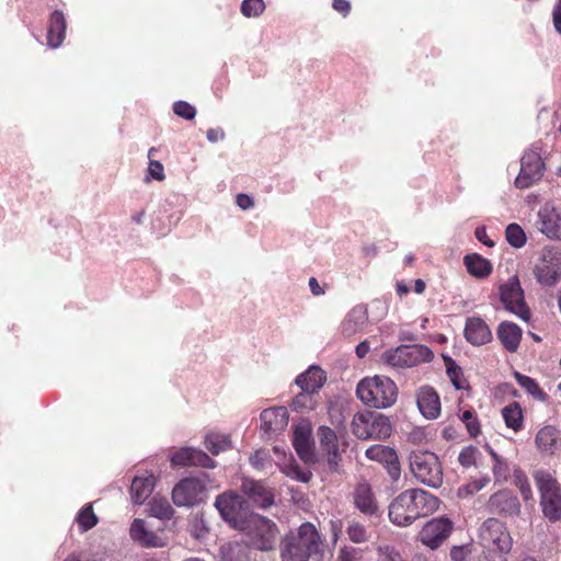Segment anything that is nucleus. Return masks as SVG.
Instances as JSON below:
<instances>
[{"label":"nucleus","instance_id":"de8ad7c7","mask_svg":"<svg viewBox=\"0 0 561 561\" xmlns=\"http://www.w3.org/2000/svg\"><path fill=\"white\" fill-rule=\"evenodd\" d=\"M265 3L263 0H243L241 12L247 18H256L263 13Z\"/></svg>","mask_w":561,"mask_h":561},{"label":"nucleus","instance_id":"a878e982","mask_svg":"<svg viewBox=\"0 0 561 561\" xmlns=\"http://www.w3.org/2000/svg\"><path fill=\"white\" fill-rule=\"evenodd\" d=\"M130 537L139 542L141 546L147 548H156L163 547V539L151 531L147 526L144 519L136 518L130 526Z\"/></svg>","mask_w":561,"mask_h":561},{"label":"nucleus","instance_id":"f8f14e48","mask_svg":"<svg viewBox=\"0 0 561 561\" xmlns=\"http://www.w3.org/2000/svg\"><path fill=\"white\" fill-rule=\"evenodd\" d=\"M480 541L489 550L507 553L513 539L505 525L496 518H488L480 528Z\"/></svg>","mask_w":561,"mask_h":561},{"label":"nucleus","instance_id":"09e8293b","mask_svg":"<svg viewBox=\"0 0 561 561\" xmlns=\"http://www.w3.org/2000/svg\"><path fill=\"white\" fill-rule=\"evenodd\" d=\"M348 538L356 543H362L368 540L369 535L366 528L359 523L352 522L346 528Z\"/></svg>","mask_w":561,"mask_h":561},{"label":"nucleus","instance_id":"1a4fd4ad","mask_svg":"<svg viewBox=\"0 0 561 561\" xmlns=\"http://www.w3.org/2000/svg\"><path fill=\"white\" fill-rule=\"evenodd\" d=\"M243 529H249L250 545L255 549L268 551L274 548L278 530L272 520L251 515Z\"/></svg>","mask_w":561,"mask_h":561},{"label":"nucleus","instance_id":"69168bd1","mask_svg":"<svg viewBox=\"0 0 561 561\" xmlns=\"http://www.w3.org/2000/svg\"><path fill=\"white\" fill-rule=\"evenodd\" d=\"M553 25L557 32L561 34V2L559 1L553 10Z\"/></svg>","mask_w":561,"mask_h":561},{"label":"nucleus","instance_id":"c9c22d12","mask_svg":"<svg viewBox=\"0 0 561 561\" xmlns=\"http://www.w3.org/2000/svg\"><path fill=\"white\" fill-rule=\"evenodd\" d=\"M149 513L159 519H170L174 514V510L165 497L153 496L149 502Z\"/></svg>","mask_w":561,"mask_h":561},{"label":"nucleus","instance_id":"6e6d98bb","mask_svg":"<svg viewBox=\"0 0 561 561\" xmlns=\"http://www.w3.org/2000/svg\"><path fill=\"white\" fill-rule=\"evenodd\" d=\"M476 454L477 449L474 447H466L459 453L458 460L461 466L469 468L476 462Z\"/></svg>","mask_w":561,"mask_h":561},{"label":"nucleus","instance_id":"a18cd8bd","mask_svg":"<svg viewBox=\"0 0 561 561\" xmlns=\"http://www.w3.org/2000/svg\"><path fill=\"white\" fill-rule=\"evenodd\" d=\"M514 484L519 490L524 501L533 499V490L527 476L522 470H515Z\"/></svg>","mask_w":561,"mask_h":561},{"label":"nucleus","instance_id":"3c124183","mask_svg":"<svg viewBox=\"0 0 561 561\" xmlns=\"http://www.w3.org/2000/svg\"><path fill=\"white\" fill-rule=\"evenodd\" d=\"M173 112L184 118V119H193L196 116V108L185 101H178L173 104Z\"/></svg>","mask_w":561,"mask_h":561},{"label":"nucleus","instance_id":"72a5a7b5","mask_svg":"<svg viewBox=\"0 0 561 561\" xmlns=\"http://www.w3.org/2000/svg\"><path fill=\"white\" fill-rule=\"evenodd\" d=\"M463 262L469 274L474 277H485L492 271L491 263L477 253L466 255Z\"/></svg>","mask_w":561,"mask_h":561},{"label":"nucleus","instance_id":"a211bd4d","mask_svg":"<svg viewBox=\"0 0 561 561\" xmlns=\"http://www.w3.org/2000/svg\"><path fill=\"white\" fill-rule=\"evenodd\" d=\"M488 510L493 514L518 516L520 503L512 492L503 490L490 496Z\"/></svg>","mask_w":561,"mask_h":561},{"label":"nucleus","instance_id":"0e129e2a","mask_svg":"<svg viewBox=\"0 0 561 561\" xmlns=\"http://www.w3.org/2000/svg\"><path fill=\"white\" fill-rule=\"evenodd\" d=\"M291 471L293 472L286 471V474L293 476L297 480L302 481V482H308L311 477L310 472H304V471L298 470L297 468H291Z\"/></svg>","mask_w":561,"mask_h":561},{"label":"nucleus","instance_id":"473e14b6","mask_svg":"<svg viewBox=\"0 0 561 561\" xmlns=\"http://www.w3.org/2000/svg\"><path fill=\"white\" fill-rule=\"evenodd\" d=\"M357 508L365 514H374L377 511V503L373 495L370 485L366 482L359 483L354 493Z\"/></svg>","mask_w":561,"mask_h":561},{"label":"nucleus","instance_id":"f704fd0d","mask_svg":"<svg viewBox=\"0 0 561 561\" xmlns=\"http://www.w3.org/2000/svg\"><path fill=\"white\" fill-rule=\"evenodd\" d=\"M248 548L241 542H226L220 547L219 561H247Z\"/></svg>","mask_w":561,"mask_h":561},{"label":"nucleus","instance_id":"c756f323","mask_svg":"<svg viewBox=\"0 0 561 561\" xmlns=\"http://www.w3.org/2000/svg\"><path fill=\"white\" fill-rule=\"evenodd\" d=\"M368 320L367 308L363 305L354 307L342 322L343 334L351 336L360 331Z\"/></svg>","mask_w":561,"mask_h":561},{"label":"nucleus","instance_id":"7ed1b4c3","mask_svg":"<svg viewBox=\"0 0 561 561\" xmlns=\"http://www.w3.org/2000/svg\"><path fill=\"white\" fill-rule=\"evenodd\" d=\"M358 399L375 409H386L397 401L398 388L388 377L375 376L363 379L356 388Z\"/></svg>","mask_w":561,"mask_h":561},{"label":"nucleus","instance_id":"f3484780","mask_svg":"<svg viewBox=\"0 0 561 561\" xmlns=\"http://www.w3.org/2000/svg\"><path fill=\"white\" fill-rule=\"evenodd\" d=\"M173 467L199 466L204 468H214L215 461L201 449L183 447L176 450L170 457Z\"/></svg>","mask_w":561,"mask_h":561},{"label":"nucleus","instance_id":"ddd939ff","mask_svg":"<svg viewBox=\"0 0 561 561\" xmlns=\"http://www.w3.org/2000/svg\"><path fill=\"white\" fill-rule=\"evenodd\" d=\"M500 299L504 308L524 321L530 318V311L524 299V291L516 276L500 286Z\"/></svg>","mask_w":561,"mask_h":561},{"label":"nucleus","instance_id":"c85d7f7f","mask_svg":"<svg viewBox=\"0 0 561 561\" xmlns=\"http://www.w3.org/2000/svg\"><path fill=\"white\" fill-rule=\"evenodd\" d=\"M536 446L545 454L552 455L561 448V437L556 427L547 425L536 435Z\"/></svg>","mask_w":561,"mask_h":561},{"label":"nucleus","instance_id":"aec40b11","mask_svg":"<svg viewBox=\"0 0 561 561\" xmlns=\"http://www.w3.org/2000/svg\"><path fill=\"white\" fill-rule=\"evenodd\" d=\"M289 414L285 407L265 409L261 415V430L266 435L276 434L286 428Z\"/></svg>","mask_w":561,"mask_h":561},{"label":"nucleus","instance_id":"864d4df0","mask_svg":"<svg viewBox=\"0 0 561 561\" xmlns=\"http://www.w3.org/2000/svg\"><path fill=\"white\" fill-rule=\"evenodd\" d=\"M461 421L466 424V427L471 436L476 437L479 435L480 425L479 422L473 416L472 411H465L461 415Z\"/></svg>","mask_w":561,"mask_h":561},{"label":"nucleus","instance_id":"9b49d317","mask_svg":"<svg viewBox=\"0 0 561 561\" xmlns=\"http://www.w3.org/2000/svg\"><path fill=\"white\" fill-rule=\"evenodd\" d=\"M317 436L320 446L328 455V465L331 470H337L341 461V455L345 451L347 443L345 440L346 432L344 428L337 431L329 426L321 425L318 427Z\"/></svg>","mask_w":561,"mask_h":561},{"label":"nucleus","instance_id":"603ef678","mask_svg":"<svg viewBox=\"0 0 561 561\" xmlns=\"http://www.w3.org/2000/svg\"><path fill=\"white\" fill-rule=\"evenodd\" d=\"M379 561H403L401 554L391 546L378 547Z\"/></svg>","mask_w":561,"mask_h":561},{"label":"nucleus","instance_id":"5fc2aeb1","mask_svg":"<svg viewBox=\"0 0 561 561\" xmlns=\"http://www.w3.org/2000/svg\"><path fill=\"white\" fill-rule=\"evenodd\" d=\"M363 553L359 549L345 547L340 550L337 561H360Z\"/></svg>","mask_w":561,"mask_h":561},{"label":"nucleus","instance_id":"7c9ffc66","mask_svg":"<svg viewBox=\"0 0 561 561\" xmlns=\"http://www.w3.org/2000/svg\"><path fill=\"white\" fill-rule=\"evenodd\" d=\"M156 483L153 474L135 477L130 485V494L135 504H142L152 493Z\"/></svg>","mask_w":561,"mask_h":561},{"label":"nucleus","instance_id":"e433bc0d","mask_svg":"<svg viewBox=\"0 0 561 561\" xmlns=\"http://www.w3.org/2000/svg\"><path fill=\"white\" fill-rule=\"evenodd\" d=\"M514 377L518 385L525 389L534 399L545 402L547 400V394L539 387L538 382L520 373H515Z\"/></svg>","mask_w":561,"mask_h":561},{"label":"nucleus","instance_id":"4be33fe9","mask_svg":"<svg viewBox=\"0 0 561 561\" xmlns=\"http://www.w3.org/2000/svg\"><path fill=\"white\" fill-rule=\"evenodd\" d=\"M416 403L420 412L428 420H434L440 414L439 396L430 386H423L419 389Z\"/></svg>","mask_w":561,"mask_h":561},{"label":"nucleus","instance_id":"bb28decb","mask_svg":"<svg viewBox=\"0 0 561 561\" xmlns=\"http://www.w3.org/2000/svg\"><path fill=\"white\" fill-rule=\"evenodd\" d=\"M496 333L506 351L515 353L518 350L522 340V329L517 324L511 321H503L499 324Z\"/></svg>","mask_w":561,"mask_h":561},{"label":"nucleus","instance_id":"6e6552de","mask_svg":"<svg viewBox=\"0 0 561 561\" xmlns=\"http://www.w3.org/2000/svg\"><path fill=\"white\" fill-rule=\"evenodd\" d=\"M538 284L553 287L561 282V251L553 247L541 250L533 270Z\"/></svg>","mask_w":561,"mask_h":561},{"label":"nucleus","instance_id":"680f3d73","mask_svg":"<svg viewBox=\"0 0 561 561\" xmlns=\"http://www.w3.org/2000/svg\"><path fill=\"white\" fill-rule=\"evenodd\" d=\"M476 238L484 243L485 245L492 248L494 245V242L488 237L486 229L484 227H478L476 229Z\"/></svg>","mask_w":561,"mask_h":561},{"label":"nucleus","instance_id":"9d476101","mask_svg":"<svg viewBox=\"0 0 561 561\" xmlns=\"http://www.w3.org/2000/svg\"><path fill=\"white\" fill-rule=\"evenodd\" d=\"M215 506L220 516L233 528H244L248 517L247 502L234 492H226L217 496Z\"/></svg>","mask_w":561,"mask_h":561},{"label":"nucleus","instance_id":"338daca9","mask_svg":"<svg viewBox=\"0 0 561 561\" xmlns=\"http://www.w3.org/2000/svg\"><path fill=\"white\" fill-rule=\"evenodd\" d=\"M309 288L314 296H321L324 294V289L320 286L316 277H311L309 279Z\"/></svg>","mask_w":561,"mask_h":561},{"label":"nucleus","instance_id":"0eeeda50","mask_svg":"<svg viewBox=\"0 0 561 561\" xmlns=\"http://www.w3.org/2000/svg\"><path fill=\"white\" fill-rule=\"evenodd\" d=\"M352 430L359 439H385L392 432L389 419L383 414L373 412L355 414Z\"/></svg>","mask_w":561,"mask_h":561},{"label":"nucleus","instance_id":"4468645a","mask_svg":"<svg viewBox=\"0 0 561 561\" xmlns=\"http://www.w3.org/2000/svg\"><path fill=\"white\" fill-rule=\"evenodd\" d=\"M206 496V481L202 478H185L175 484L172 501L176 506H194Z\"/></svg>","mask_w":561,"mask_h":561},{"label":"nucleus","instance_id":"6ab92c4d","mask_svg":"<svg viewBox=\"0 0 561 561\" xmlns=\"http://www.w3.org/2000/svg\"><path fill=\"white\" fill-rule=\"evenodd\" d=\"M365 454L368 459L383 463L393 481L400 478L401 469L394 449L388 446L374 445Z\"/></svg>","mask_w":561,"mask_h":561},{"label":"nucleus","instance_id":"4c0bfd02","mask_svg":"<svg viewBox=\"0 0 561 561\" xmlns=\"http://www.w3.org/2000/svg\"><path fill=\"white\" fill-rule=\"evenodd\" d=\"M318 405L314 393L301 390L291 401V409L299 413L312 411Z\"/></svg>","mask_w":561,"mask_h":561},{"label":"nucleus","instance_id":"37998d69","mask_svg":"<svg viewBox=\"0 0 561 561\" xmlns=\"http://www.w3.org/2000/svg\"><path fill=\"white\" fill-rule=\"evenodd\" d=\"M506 240L514 248H522L526 243V236L524 230L517 224L507 226Z\"/></svg>","mask_w":561,"mask_h":561},{"label":"nucleus","instance_id":"f257e3e1","mask_svg":"<svg viewBox=\"0 0 561 561\" xmlns=\"http://www.w3.org/2000/svg\"><path fill=\"white\" fill-rule=\"evenodd\" d=\"M325 539L309 522L302 523L296 531H290L280 541L282 561H309L323 558Z\"/></svg>","mask_w":561,"mask_h":561},{"label":"nucleus","instance_id":"13d9d810","mask_svg":"<svg viewBox=\"0 0 561 561\" xmlns=\"http://www.w3.org/2000/svg\"><path fill=\"white\" fill-rule=\"evenodd\" d=\"M236 204L242 210H248L254 206V201L250 195L240 193L236 196Z\"/></svg>","mask_w":561,"mask_h":561},{"label":"nucleus","instance_id":"b1692460","mask_svg":"<svg viewBox=\"0 0 561 561\" xmlns=\"http://www.w3.org/2000/svg\"><path fill=\"white\" fill-rule=\"evenodd\" d=\"M241 490L259 507L266 508L273 504L272 492L260 481L243 479Z\"/></svg>","mask_w":561,"mask_h":561},{"label":"nucleus","instance_id":"412c9836","mask_svg":"<svg viewBox=\"0 0 561 561\" xmlns=\"http://www.w3.org/2000/svg\"><path fill=\"white\" fill-rule=\"evenodd\" d=\"M538 228L550 239H561V213L554 207L545 205L538 211Z\"/></svg>","mask_w":561,"mask_h":561},{"label":"nucleus","instance_id":"423d86ee","mask_svg":"<svg viewBox=\"0 0 561 561\" xmlns=\"http://www.w3.org/2000/svg\"><path fill=\"white\" fill-rule=\"evenodd\" d=\"M410 469L415 479L433 489L443 484V468L438 457L428 450H414L409 456Z\"/></svg>","mask_w":561,"mask_h":561},{"label":"nucleus","instance_id":"2f4dec72","mask_svg":"<svg viewBox=\"0 0 561 561\" xmlns=\"http://www.w3.org/2000/svg\"><path fill=\"white\" fill-rule=\"evenodd\" d=\"M66 33V20L60 11L53 12L47 33V44L51 48H57L61 45Z\"/></svg>","mask_w":561,"mask_h":561},{"label":"nucleus","instance_id":"052dcab7","mask_svg":"<svg viewBox=\"0 0 561 561\" xmlns=\"http://www.w3.org/2000/svg\"><path fill=\"white\" fill-rule=\"evenodd\" d=\"M207 139L210 142H218L220 140H224L225 138V131L222 128H209L206 133Z\"/></svg>","mask_w":561,"mask_h":561},{"label":"nucleus","instance_id":"393cba45","mask_svg":"<svg viewBox=\"0 0 561 561\" xmlns=\"http://www.w3.org/2000/svg\"><path fill=\"white\" fill-rule=\"evenodd\" d=\"M293 445L301 459L305 461L312 459L311 426L308 422H300L295 426Z\"/></svg>","mask_w":561,"mask_h":561},{"label":"nucleus","instance_id":"5701e85b","mask_svg":"<svg viewBox=\"0 0 561 561\" xmlns=\"http://www.w3.org/2000/svg\"><path fill=\"white\" fill-rule=\"evenodd\" d=\"M465 337L470 344L480 346L492 340V332L483 319L471 317L466 321Z\"/></svg>","mask_w":561,"mask_h":561},{"label":"nucleus","instance_id":"a19ab883","mask_svg":"<svg viewBox=\"0 0 561 561\" xmlns=\"http://www.w3.org/2000/svg\"><path fill=\"white\" fill-rule=\"evenodd\" d=\"M444 360L446 363V373L455 388L458 390L466 389L468 387V382L462 377L461 368L448 356H444Z\"/></svg>","mask_w":561,"mask_h":561},{"label":"nucleus","instance_id":"58836bf2","mask_svg":"<svg viewBox=\"0 0 561 561\" xmlns=\"http://www.w3.org/2000/svg\"><path fill=\"white\" fill-rule=\"evenodd\" d=\"M230 438L225 434L209 433L205 436V446L214 455L230 448Z\"/></svg>","mask_w":561,"mask_h":561},{"label":"nucleus","instance_id":"4d7b16f0","mask_svg":"<svg viewBox=\"0 0 561 561\" xmlns=\"http://www.w3.org/2000/svg\"><path fill=\"white\" fill-rule=\"evenodd\" d=\"M148 174L157 181H163L165 179L163 165L156 160H150L148 167Z\"/></svg>","mask_w":561,"mask_h":561},{"label":"nucleus","instance_id":"2eb2a0df","mask_svg":"<svg viewBox=\"0 0 561 561\" xmlns=\"http://www.w3.org/2000/svg\"><path fill=\"white\" fill-rule=\"evenodd\" d=\"M454 529L453 522L447 517H436L428 520L419 533V540L435 550L447 540Z\"/></svg>","mask_w":561,"mask_h":561},{"label":"nucleus","instance_id":"20e7f679","mask_svg":"<svg viewBox=\"0 0 561 561\" xmlns=\"http://www.w3.org/2000/svg\"><path fill=\"white\" fill-rule=\"evenodd\" d=\"M540 495L543 516L551 523L561 519V488L552 472L535 469L531 473Z\"/></svg>","mask_w":561,"mask_h":561},{"label":"nucleus","instance_id":"dca6fc26","mask_svg":"<svg viewBox=\"0 0 561 561\" xmlns=\"http://www.w3.org/2000/svg\"><path fill=\"white\" fill-rule=\"evenodd\" d=\"M543 175V162L535 151L526 152L520 160V172L515 180L519 188H527L539 181Z\"/></svg>","mask_w":561,"mask_h":561},{"label":"nucleus","instance_id":"bf43d9fd","mask_svg":"<svg viewBox=\"0 0 561 561\" xmlns=\"http://www.w3.org/2000/svg\"><path fill=\"white\" fill-rule=\"evenodd\" d=\"M332 7L344 16H346L351 11V3L347 0H333Z\"/></svg>","mask_w":561,"mask_h":561},{"label":"nucleus","instance_id":"39448f33","mask_svg":"<svg viewBox=\"0 0 561 561\" xmlns=\"http://www.w3.org/2000/svg\"><path fill=\"white\" fill-rule=\"evenodd\" d=\"M433 352L425 345H399L393 348L386 350L380 357L383 365L393 369H408L430 363L433 359Z\"/></svg>","mask_w":561,"mask_h":561},{"label":"nucleus","instance_id":"774afa93","mask_svg":"<svg viewBox=\"0 0 561 561\" xmlns=\"http://www.w3.org/2000/svg\"><path fill=\"white\" fill-rule=\"evenodd\" d=\"M65 561H95V559L84 552H80L70 554Z\"/></svg>","mask_w":561,"mask_h":561},{"label":"nucleus","instance_id":"79ce46f5","mask_svg":"<svg viewBox=\"0 0 561 561\" xmlns=\"http://www.w3.org/2000/svg\"><path fill=\"white\" fill-rule=\"evenodd\" d=\"M489 482H490L489 477H483V478L473 480L465 485H461L457 491V495L461 499L469 497V496L473 495L474 493L479 492L480 490H482L484 486H486L489 484Z\"/></svg>","mask_w":561,"mask_h":561},{"label":"nucleus","instance_id":"e2e57ef3","mask_svg":"<svg viewBox=\"0 0 561 561\" xmlns=\"http://www.w3.org/2000/svg\"><path fill=\"white\" fill-rule=\"evenodd\" d=\"M450 558L453 561H465L466 551L463 547L455 546L450 551Z\"/></svg>","mask_w":561,"mask_h":561},{"label":"nucleus","instance_id":"c03bdc74","mask_svg":"<svg viewBox=\"0 0 561 561\" xmlns=\"http://www.w3.org/2000/svg\"><path fill=\"white\" fill-rule=\"evenodd\" d=\"M77 522L83 531H87L96 525L98 517L95 516L91 504L85 505L79 512Z\"/></svg>","mask_w":561,"mask_h":561},{"label":"nucleus","instance_id":"ea45409f","mask_svg":"<svg viewBox=\"0 0 561 561\" xmlns=\"http://www.w3.org/2000/svg\"><path fill=\"white\" fill-rule=\"evenodd\" d=\"M502 415L504 417L505 424L507 427L519 431L523 426V413L517 403H512L505 407L502 410Z\"/></svg>","mask_w":561,"mask_h":561},{"label":"nucleus","instance_id":"8fccbe9b","mask_svg":"<svg viewBox=\"0 0 561 561\" xmlns=\"http://www.w3.org/2000/svg\"><path fill=\"white\" fill-rule=\"evenodd\" d=\"M250 463L256 470H265L272 467V458L267 450L260 449L250 456Z\"/></svg>","mask_w":561,"mask_h":561},{"label":"nucleus","instance_id":"49530a36","mask_svg":"<svg viewBox=\"0 0 561 561\" xmlns=\"http://www.w3.org/2000/svg\"><path fill=\"white\" fill-rule=\"evenodd\" d=\"M490 455L494 461L493 465V474L496 481L506 480L508 474V465L507 462L500 457L493 449H490Z\"/></svg>","mask_w":561,"mask_h":561},{"label":"nucleus","instance_id":"cd10ccee","mask_svg":"<svg viewBox=\"0 0 561 561\" xmlns=\"http://www.w3.org/2000/svg\"><path fill=\"white\" fill-rule=\"evenodd\" d=\"M325 380V374L319 366H310L309 369L297 376L295 382L301 390L316 393Z\"/></svg>","mask_w":561,"mask_h":561},{"label":"nucleus","instance_id":"f03ea898","mask_svg":"<svg viewBox=\"0 0 561 561\" xmlns=\"http://www.w3.org/2000/svg\"><path fill=\"white\" fill-rule=\"evenodd\" d=\"M439 503L437 496L425 490H405L389 505V518L393 524L405 527L421 517L435 513Z\"/></svg>","mask_w":561,"mask_h":561}]
</instances>
